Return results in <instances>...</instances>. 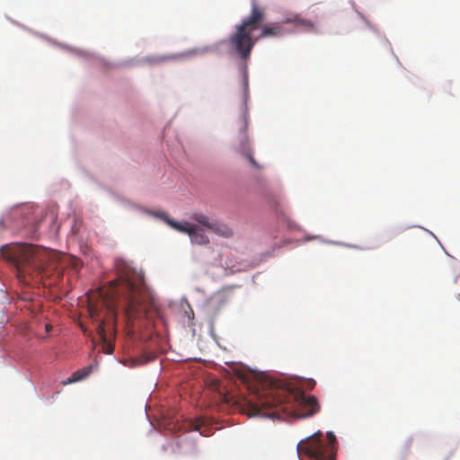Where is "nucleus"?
<instances>
[{
    "mask_svg": "<svg viewBox=\"0 0 460 460\" xmlns=\"http://www.w3.org/2000/svg\"><path fill=\"white\" fill-rule=\"evenodd\" d=\"M114 267L117 279L110 282V287L100 290V297L109 316L116 318L119 305L122 306L128 321L146 315L150 298L143 274L123 259H116Z\"/></svg>",
    "mask_w": 460,
    "mask_h": 460,
    "instance_id": "obj_1",
    "label": "nucleus"
},
{
    "mask_svg": "<svg viewBox=\"0 0 460 460\" xmlns=\"http://www.w3.org/2000/svg\"><path fill=\"white\" fill-rule=\"evenodd\" d=\"M249 416L284 419V415H296L298 407L307 410L303 416H312L319 410L315 397L307 396L298 388L272 378L265 379L255 393L245 401Z\"/></svg>",
    "mask_w": 460,
    "mask_h": 460,
    "instance_id": "obj_2",
    "label": "nucleus"
},
{
    "mask_svg": "<svg viewBox=\"0 0 460 460\" xmlns=\"http://www.w3.org/2000/svg\"><path fill=\"white\" fill-rule=\"evenodd\" d=\"M265 9L260 6L257 0H251L250 15L235 26V31L231 35L229 41L242 58L250 56L255 43L263 38L279 37L283 34L282 22H272L261 28L260 34L252 38V33L261 27L265 20Z\"/></svg>",
    "mask_w": 460,
    "mask_h": 460,
    "instance_id": "obj_3",
    "label": "nucleus"
},
{
    "mask_svg": "<svg viewBox=\"0 0 460 460\" xmlns=\"http://www.w3.org/2000/svg\"><path fill=\"white\" fill-rule=\"evenodd\" d=\"M54 253L42 247L18 243L9 250L8 259L15 265L21 281L29 284L31 279L43 275L50 267Z\"/></svg>",
    "mask_w": 460,
    "mask_h": 460,
    "instance_id": "obj_4",
    "label": "nucleus"
},
{
    "mask_svg": "<svg viewBox=\"0 0 460 460\" xmlns=\"http://www.w3.org/2000/svg\"><path fill=\"white\" fill-rule=\"evenodd\" d=\"M322 437L323 433L318 431L301 440L297 444V452L313 460H334V444L336 442L334 434L327 433L328 443H325Z\"/></svg>",
    "mask_w": 460,
    "mask_h": 460,
    "instance_id": "obj_5",
    "label": "nucleus"
},
{
    "mask_svg": "<svg viewBox=\"0 0 460 460\" xmlns=\"http://www.w3.org/2000/svg\"><path fill=\"white\" fill-rule=\"evenodd\" d=\"M247 128H248V119L245 114L242 116L241 122L239 125V133L237 136L238 146L236 147V151L241 155L246 156L249 162L255 167H258V164L252 155L251 145L249 142V137L247 136Z\"/></svg>",
    "mask_w": 460,
    "mask_h": 460,
    "instance_id": "obj_6",
    "label": "nucleus"
},
{
    "mask_svg": "<svg viewBox=\"0 0 460 460\" xmlns=\"http://www.w3.org/2000/svg\"><path fill=\"white\" fill-rule=\"evenodd\" d=\"M210 230L215 234L226 238L233 235V230L227 225L216 219L213 221Z\"/></svg>",
    "mask_w": 460,
    "mask_h": 460,
    "instance_id": "obj_7",
    "label": "nucleus"
},
{
    "mask_svg": "<svg viewBox=\"0 0 460 460\" xmlns=\"http://www.w3.org/2000/svg\"><path fill=\"white\" fill-rule=\"evenodd\" d=\"M91 373V367L79 369L72 374L70 377H68L66 380L62 381V384L64 385H70L75 382L81 381L87 377Z\"/></svg>",
    "mask_w": 460,
    "mask_h": 460,
    "instance_id": "obj_8",
    "label": "nucleus"
},
{
    "mask_svg": "<svg viewBox=\"0 0 460 460\" xmlns=\"http://www.w3.org/2000/svg\"><path fill=\"white\" fill-rule=\"evenodd\" d=\"M190 237L191 242L196 244H207L209 242L208 237L196 226L192 228Z\"/></svg>",
    "mask_w": 460,
    "mask_h": 460,
    "instance_id": "obj_9",
    "label": "nucleus"
},
{
    "mask_svg": "<svg viewBox=\"0 0 460 460\" xmlns=\"http://www.w3.org/2000/svg\"><path fill=\"white\" fill-rule=\"evenodd\" d=\"M285 23H294L297 26H301L307 31L314 29V23L306 19L301 18L299 15H294L292 18H287L283 21Z\"/></svg>",
    "mask_w": 460,
    "mask_h": 460,
    "instance_id": "obj_10",
    "label": "nucleus"
},
{
    "mask_svg": "<svg viewBox=\"0 0 460 460\" xmlns=\"http://www.w3.org/2000/svg\"><path fill=\"white\" fill-rule=\"evenodd\" d=\"M166 222L173 229H175L179 232L184 233V234H188L189 235L191 233L192 228L194 227V225H191L190 223L185 222V221L184 222H176L172 219H166Z\"/></svg>",
    "mask_w": 460,
    "mask_h": 460,
    "instance_id": "obj_11",
    "label": "nucleus"
},
{
    "mask_svg": "<svg viewBox=\"0 0 460 460\" xmlns=\"http://www.w3.org/2000/svg\"><path fill=\"white\" fill-rule=\"evenodd\" d=\"M191 217H192V219H194L195 221H197L199 224L202 225L204 227H206L208 230H210L213 221L215 220V219L208 217V216H206L204 214H199V213L193 214Z\"/></svg>",
    "mask_w": 460,
    "mask_h": 460,
    "instance_id": "obj_12",
    "label": "nucleus"
},
{
    "mask_svg": "<svg viewBox=\"0 0 460 460\" xmlns=\"http://www.w3.org/2000/svg\"><path fill=\"white\" fill-rule=\"evenodd\" d=\"M146 62L150 64H157L167 60L166 57H148L146 58Z\"/></svg>",
    "mask_w": 460,
    "mask_h": 460,
    "instance_id": "obj_13",
    "label": "nucleus"
},
{
    "mask_svg": "<svg viewBox=\"0 0 460 460\" xmlns=\"http://www.w3.org/2000/svg\"><path fill=\"white\" fill-rule=\"evenodd\" d=\"M97 331H98V334L100 335V337L102 340H105L106 334H105V330H104V321L103 320L100 323V324L97 328Z\"/></svg>",
    "mask_w": 460,
    "mask_h": 460,
    "instance_id": "obj_14",
    "label": "nucleus"
},
{
    "mask_svg": "<svg viewBox=\"0 0 460 460\" xmlns=\"http://www.w3.org/2000/svg\"><path fill=\"white\" fill-rule=\"evenodd\" d=\"M50 330H51V325L50 324H46V331L49 332Z\"/></svg>",
    "mask_w": 460,
    "mask_h": 460,
    "instance_id": "obj_15",
    "label": "nucleus"
}]
</instances>
